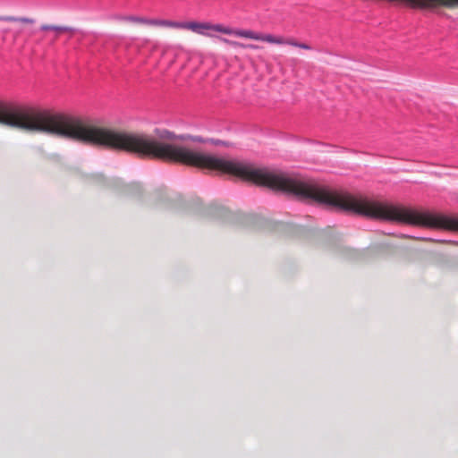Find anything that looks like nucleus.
I'll return each mask as SVG.
<instances>
[{
  "label": "nucleus",
  "instance_id": "obj_2",
  "mask_svg": "<svg viewBox=\"0 0 458 458\" xmlns=\"http://www.w3.org/2000/svg\"><path fill=\"white\" fill-rule=\"evenodd\" d=\"M183 29L191 30L197 34L206 37H214V32H219L223 34L231 32L230 27L228 26H225L223 24H213L210 22H184Z\"/></svg>",
  "mask_w": 458,
  "mask_h": 458
},
{
  "label": "nucleus",
  "instance_id": "obj_5",
  "mask_svg": "<svg viewBox=\"0 0 458 458\" xmlns=\"http://www.w3.org/2000/svg\"><path fill=\"white\" fill-rule=\"evenodd\" d=\"M231 32L225 33L226 35H233L236 37H243V38H257L258 37L255 35V33L250 31V30H237L230 28Z\"/></svg>",
  "mask_w": 458,
  "mask_h": 458
},
{
  "label": "nucleus",
  "instance_id": "obj_4",
  "mask_svg": "<svg viewBox=\"0 0 458 458\" xmlns=\"http://www.w3.org/2000/svg\"><path fill=\"white\" fill-rule=\"evenodd\" d=\"M40 30L43 31L52 32V35H54L53 40H55L62 33L72 31V29L69 27L49 24L41 25Z\"/></svg>",
  "mask_w": 458,
  "mask_h": 458
},
{
  "label": "nucleus",
  "instance_id": "obj_10",
  "mask_svg": "<svg viewBox=\"0 0 458 458\" xmlns=\"http://www.w3.org/2000/svg\"><path fill=\"white\" fill-rule=\"evenodd\" d=\"M162 20H146L145 24L153 25V26H160V22Z\"/></svg>",
  "mask_w": 458,
  "mask_h": 458
},
{
  "label": "nucleus",
  "instance_id": "obj_8",
  "mask_svg": "<svg viewBox=\"0 0 458 458\" xmlns=\"http://www.w3.org/2000/svg\"><path fill=\"white\" fill-rule=\"evenodd\" d=\"M160 26L175 28V29H183L184 22H175V21L162 20L160 22Z\"/></svg>",
  "mask_w": 458,
  "mask_h": 458
},
{
  "label": "nucleus",
  "instance_id": "obj_12",
  "mask_svg": "<svg viewBox=\"0 0 458 458\" xmlns=\"http://www.w3.org/2000/svg\"><path fill=\"white\" fill-rule=\"evenodd\" d=\"M291 44L293 46H295V47H298L303 48V49H310V48L308 45L302 44V43H301V44H299V43H291Z\"/></svg>",
  "mask_w": 458,
  "mask_h": 458
},
{
  "label": "nucleus",
  "instance_id": "obj_9",
  "mask_svg": "<svg viewBox=\"0 0 458 458\" xmlns=\"http://www.w3.org/2000/svg\"><path fill=\"white\" fill-rule=\"evenodd\" d=\"M126 21H129L131 22H136V23H140V24H145L146 19L140 18V17L130 16V17L126 18Z\"/></svg>",
  "mask_w": 458,
  "mask_h": 458
},
{
  "label": "nucleus",
  "instance_id": "obj_1",
  "mask_svg": "<svg viewBox=\"0 0 458 458\" xmlns=\"http://www.w3.org/2000/svg\"><path fill=\"white\" fill-rule=\"evenodd\" d=\"M0 124L29 132H44L93 146H103L205 169V154L173 141L177 138L165 132L160 140L142 133L115 131L97 125L78 116L50 114L32 107L13 108L0 103Z\"/></svg>",
  "mask_w": 458,
  "mask_h": 458
},
{
  "label": "nucleus",
  "instance_id": "obj_11",
  "mask_svg": "<svg viewBox=\"0 0 458 458\" xmlns=\"http://www.w3.org/2000/svg\"><path fill=\"white\" fill-rule=\"evenodd\" d=\"M219 39H220L222 42H224V43H225V44H228V45H231V46H237V45H238L236 42H234V41H231V40L226 39V38H219Z\"/></svg>",
  "mask_w": 458,
  "mask_h": 458
},
{
  "label": "nucleus",
  "instance_id": "obj_7",
  "mask_svg": "<svg viewBox=\"0 0 458 458\" xmlns=\"http://www.w3.org/2000/svg\"><path fill=\"white\" fill-rule=\"evenodd\" d=\"M259 41H266L272 44H283L281 38H276L273 35H259Z\"/></svg>",
  "mask_w": 458,
  "mask_h": 458
},
{
  "label": "nucleus",
  "instance_id": "obj_3",
  "mask_svg": "<svg viewBox=\"0 0 458 458\" xmlns=\"http://www.w3.org/2000/svg\"><path fill=\"white\" fill-rule=\"evenodd\" d=\"M3 21L11 22V25H8L3 29L4 33L12 32L13 34V40L15 41L17 37L23 31V26L25 24H32L34 23V20L30 18L25 17H3L0 18Z\"/></svg>",
  "mask_w": 458,
  "mask_h": 458
},
{
  "label": "nucleus",
  "instance_id": "obj_6",
  "mask_svg": "<svg viewBox=\"0 0 458 458\" xmlns=\"http://www.w3.org/2000/svg\"><path fill=\"white\" fill-rule=\"evenodd\" d=\"M255 219H256V217H255L254 214L243 213L240 216L239 223L242 226H244V225H248L250 224H254L255 223Z\"/></svg>",
  "mask_w": 458,
  "mask_h": 458
}]
</instances>
